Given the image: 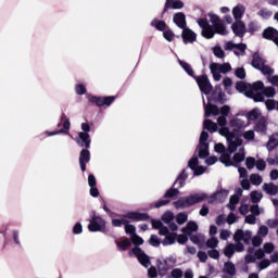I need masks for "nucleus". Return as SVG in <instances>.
I'll use <instances>...</instances> for the list:
<instances>
[{
	"label": "nucleus",
	"mask_w": 278,
	"mask_h": 278,
	"mask_svg": "<svg viewBox=\"0 0 278 278\" xmlns=\"http://www.w3.org/2000/svg\"><path fill=\"white\" fill-rule=\"evenodd\" d=\"M91 142L92 141L90 140V135L88 132L78 134V139H76V143L78 144V147H85V149H90Z\"/></svg>",
	"instance_id": "14"
},
{
	"label": "nucleus",
	"mask_w": 278,
	"mask_h": 278,
	"mask_svg": "<svg viewBox=\"0 0 278 278\" xmlns=\"http://www.w3.org/2000/svg\"><path fill=\"white\" fill-rule=\"evenodd\" d=\"M130 238H131L132 244H135L136 247H140V245L144 244V240L137 233L132 235V237H130Z\"/></svg>",
	"instance_id": "50"
},
{
	"label": "nucleus",
	"mask_w": 278,
	"mask_h": 278,
	"mask_svg": "<svg viewBox=\"0 0 278 278\" xmlns=\"http://www.w3.org/2000/svg\"><path fill=\"white\" fill-rule=\"evenodd\" d=\"M213 52H214V55L216 58H219L220 60H223V58H225V51L220 47H215Z\"/></svg>",
	"instance_id": "62"
},
{
	"label": "nucleus",
	"mask_w": 278,
	"mask_h": 278,
	"mask_svg": "<svg viewBox=\"0 0 278 278\" xmlns=\"http://www.w3.org/2000/svg\"><path fill=\"white\" fill-rule=\"evenodd\" d=\"M252 237H253V233L250 230L243 231L242 241L244 242V244H251Z\"/></svg>",
	"instance_id": "60"
},
{
	"label": "nucleus",
	"mask_w": 278,
	"mask_h": 278,
	"mask_svg": "<svg viewBox=\"0 0 278 278\" xmlns=\"http://www.w3.org/2000/svg\"><path fill=\"white\" fill-rule=\"evenodd\" d=\"M151 27H155L157 31H164L167 29L168 25L162 20L154 18L151 21Z\"/></svg>",
	"instance_id": "26"
},
{
	"label": "nucleus",
	"mask_w": 278,
	"mask_h": 278,
	"mask_svg": "<svg viewBox=\"0 0 278 278\" xmlns=\"http://www.w3.org/2000/svg\"><path fill=\"white\" fill-rule=\"evenodd\" d=\"M182 42L185 45H192V42H197V33H194L192 29L185 27L182 28L181 33Z\"/></svg>",
	"instance_id": "10"
},
{
	"label": "nucleus",
	"mask_w": 278,
	"mask_h": 278,
	"mask_svg": "<svg viewBox=\"0 0 278 278\" xmlns=\"http://www.w3.org/2000/svg\"><path fill=\"white\" fill-rule=\"evenodd\" d=\"M163 38L167 40V42H173V40H175V33L169 28H165L163 31Z\"/></svg>",
	"instance_id": "41"
},
{
	"label": "nucleus",
	"mask_w": 278,
	"mask_h": 278,
	"mask_svg": "<svg viewBox=\"0 0 278 278\" xmlns=\"http://www.w3.org/2000/svg\"><path fill=\"white\" fill-rule=\"evenodd\" d=\"M219 73H223V74L231 73V64L223 63L222 65H219Z\"/></svg>",
	"instance_id": "61"
},
{
	"label": "nucleus",
	"mask_w": 278,
	"mask_h": 278,
	"mask_svg": "<svg viewBox=\"0 0 278 278\" xmlns=\"http://www.w3.org/2000/svg\"><path fill=\"white\" fill-rule=\"evenodd\" d=\"M177 194H179V189L175 188V186L173 185V187L169 188L163 195V199L165 200H159L154 204V207L160 208V207H164V205H168V203H170V200L168 199H174V197H177Z\"/></svg>",
	"instance_id": "7"
},
{
	"label": "nucleus",
	"mask_w": 278,
	"mask_h": 278,
	"mask_svg": "<svg viewBox=\"0 0 278 278\" xmlns=\"http://www.w3.org/2000/svg\"><path fill=\"white\" fill-rule=\"evenodd\" d=\"M198 25L201 27V36L203 38H206V40H212L214 38V26L210 25V22H207V18L203 17L198 20Z\"/></svg>",
	"instance_id": "4"
},
{
	"label": "nucleus",
	"mask_w": 278,
	"mask_h": 278,
	"mask_svg": "<svg viewBox=\"0 0 278 278\" xmlns=\"http://www.w3.org/2000/svg\"><path fill=\"white\" fill-rule=\"evenodd\" d=\"M216 92L217 97L214 98L215 103H220V105H225V103H227V94L223 92V88L220 87V85L215 86V91L213 92V94H216Z\"/></svg>",
	"instance_id": "16"
},
{
	"label": "nucleus",
	"mask_w": 278,
	"mask_h": 278,
	"mask_svg": "<svg viewBox=\"0 0 278 278\" xmlns=\"http://www.w3.org/2000/svg\"><path fill=\"white\" fill-rule=\"evenodd\" d=\"M244 238V230L238 229L233 235L235 242H242V239Z\"/></svg>",
	"instance_id": "57"
},
{
	"label": "nucleus",
	"mask_w": 278,
	"mask_h": 278,
	"mask_svg": "<svg viewBox=\"0 0 278 278\" xmlns=\"http://www.w3.org/2000/svg\"><path fill=\"white\" fill-rule=\"evenodd\" d=\"M116 244L122 251H127V249L131 247V241H129V239H124L123 241H117Z\"/></svg>",
	"instance_id": "44"
},
{
	"label": "nucleus",
	"mask_w": 278,
	"mask_h": 278,
	"mask_svg": "<svg viewBox=\"0 0 278 278\" xmlns=\"http://www.w3.org/2000/svg\"><path fill=\"white\" fill-rule=\"evenodd\" d=\"M149 242L151 247H160V244H162V241L160 240V237H157V235H151Z\"/></svg>",
	"instance_id": "53"
},
{
	"label": "nucleus",
	"mask_w": 278,
	"mask_h": 278,
	"mask_svg": "<svg viewBox=\"0 0 278 278\" xmlns=\"http://www.w3.org/2000/svg\"><path fill=\"white\" fill-rule=\"evenodd\" d=\"M257 170H266V161L260 159L255 162Z\"/></svg>",
	"instance_id": "63"
},
{
	"label": "nucleus",
	"mask_w": 278,
	"mask_h": 278,
	"mask_svg": "<svg viewBox=\"0 0 278 278\" xmlns=\"http://www.w3.org/2000/svg\"><path fill=\"white\" fill-rule=\"evenodd\" d=\"M265 105L268 112H273V110H277V100L268 99L265 101Z\"/></svg>",
	"instance_id": "47"
},
{
	"label": "nucleus",
	"mask_w": 278,
	"mask_h": 278,
	"mask_svg": "<svg viewBox=\"0 0 278 278\" xmlns=\"http://www.w3.org/2000/svg\"><path fill=\"white\" fill-rule=\"evenodd\" d=\"M236 253V244L230 243L228 245H226V248L224 249V255L226 257H233V254Z\"/></svg>",
	"instance_id": "38"
},
{
	"label": "nucleus",
	"mask_w": 278,
	"mask_h": 278,
	"mask_svg": "<svg viewBox=\"0 0 278 278\" xmlns=\"http://www.w3.org/2000/svg\"><path fill=\"white\" fill-rule=\"evenodd\" d=\"M236 90H238V92H244L247 97V92H249V83L238 81L236 84Z\"/></svg>",
	"instance_id": "39"
},
{
	"label": "nucleus",
	"mask_w": 278,
	"mask_h": 278,
	"mask_svg": "<svg viewBox=\"0 0 278 278\" xmlns=\"http://www.w3.org/2000/svg\"><path fill=\"white\" fill-rule=\"evenodd\" d=\"M90 103H93L98 108H110L112 103L116 101V96H106V97H98V96H91L89 99Z\"/></svg>",
	"instance_id": "5"
},
{
	"label": "nucleus",
	"mask_w": 278,
	"mask_h": 278,
	"mask_svg": "<svg viewBox=\"0 0 278 278\" xmlns=\"http://www.w3.org/2000/svg\"><path fill=\"white\" fill-rule=\"evenodd\" d=\"M276 36H278V30L273 27H268L263 31L265 40H275Z\"/></svg>",
	"instance_id": "24"
},
{
	"label": "nucleus",
	"mask_w": 278,
	"mask_h": 278,
	"mask_svg": "<svg viewBox=\"0 0 278 278\" xmlns=\"http://www.w3.org/2000/svg\"><path fill=\"white\" fill-rule=\"evenodd\" d=\"M62 123H63V128L55 131H46V134L48 136H58V134H68V131H71V119L66 117V113L61 114V122L59 123V127L62 126Z\"/></svg>",
	"instance_id": "8"
},
{
	"label": "nucleus",
	"mask_w": 278,
	"mask_h": 278,
	"mask_svg": "<svg viewBox=\"0 0 278 278\" xmlns=\"http://www.w3.org/2000/svg\"><path fill=\"white\" fill-rule=\"evenodd\" d=\"M248 121H257L260 118V111L257 109H253L247 115Z\"/></svg>",
	"instance_id": "45"
},
{
	"label": "nucleus",
	"mask_w": 278,
	"mask_h": 278,
	"mask_svg": "<svg viewBox=\"0 0 278 278\" xmlns=\"http://www.w3.org/2000/svg\"><path fill=\"white\" fill-rule=\"evenodd\" d=\"M193 231H199V225L195 222H189L186 228H182V233L190 236Z\"/></svg>",
	"instance_id": "33"
},
{
	"label": "nucleus",
	"mask_w": 278,
	"mask_h": 278,
	"mask_svg": "<svg viewBox=\"0 0 278 278\" xmlns=\"http://www.w3.org/2000/svg\"><path fill=\"white\" fill-rule=\"evenodd\" d=\"M266 61L260 55V52H255L252 56V66L253 68H260V66H264Z\"/></svg>",
	"instance_id": "19"
},
{
	"label": "nucleus",
	"mask_w": 278,
	"mask_h": 278,
	"mask_svg": "<svg viewBox=\"0 0 278 278\" xmlns=\"http://www.w3.org/2000/svg\"><path fill=\"white\" fill-rule=\"evenodd\" d=\"M198 155L200 160H205L210 157V144H199Z\"/></svg>",
	"instance_id": "25"
},
{
	"label": "nucleus",
	"mask_w": 278,
	"mask_h": 278,
	"mask_svg": "<svg viewBox=\"0 0 278 278\" xmlns=\"http://www.w3.org/2000/svg\"><path fill=\"white\" fill-rule=\"evenodd\" d=\"M75 91H76V94L83 96V94H86L87 89L84 84H77L75 86Z\"/></svg>",
	"instance_id": "58"
},
{
	"label": "nucleus",
	"mask_w": 278,
	"mask_h": 278,
	"mask_svg": "<svg viewBox=\"0 0 278 278\" xmlns=\"http://www.w3.org/2000/svg\"><path fill=\"white\" fill-rule=\"evenodd\" d=\"M244 148H241L239 152L235 153L232 156V162H235V164L232 166H238V164L244 162Z\"/></svg>",
	"instance_id": "27"
},
{
	"label": "nucleus",
	"mask_w": 278,
	"mask_h": 278,
	"mask_svg": "<svg viewBox=\"0 0 278 278\" xmlns=\"http://www.w3.org/2000/svg\"><path fill=\"white\" fill-rule=\"evenodd\" d=\"M228 194H229L228 190L217 191L213 195H211L208 203H214V201H219V203H223L225 199H227Z\"/></svg>",
	"instance_id": "17"
},
{
	"label": "nucleus",
	"mask_w": 278,
	"mask_h": 278,
	"mask_svg": "<svg viewBox=\"0 0 278 278\" xmlns=\"http://www.w3.org/2000/svg\"><path fill=\"white\" fill-rule=\"evenodd\" d=\"M214 35L218 34L219 36H227L229 31H227V27L225 26L224 22H219L213 26Z\"/></svg>",
	"instance_id": "20"
},
{
	"label": "nucleus",
	"mask_w": 278,
	"mask_h": 278,
	"mask_svg": "<svg viewBox=\"0 0 278 278\" xmlns=\"http://www.w3.org/2000/svg\"><path fill=\"white\" fill-rule=\"evenodd\" d=\"M219 162L225 164V166H233V162H231V153L223 152L219 156Z\"/></svg>",
	"instance_id": "35"
},
{
	"label": "nucleus",
	"mask_w": 278,
	"mask_h": 278,
	"mask_svg": "<svg viewBox=\"0 0 278 278\" xmlns=\"http://www.w3.org/2000/svg\"><path fill=\"white\" fill-rule=\"evenodd\" d=\"M206 247L208 249H216L218 247V239L216 237H213L206 241Z\"/></svg>",
	"instance_id": "55"
},
{
	"label": "nucleus",
	"mask_w": 278,
	"mask_h": 278,
	"mask_svg": "<svg viewBox=\"0 0 278 278\" xmlns=\"http://www.w3.org/2000/svg\"><path fill=\"white\" fill-rule=\"evenodd\" d=\"M250 181L253 186H261L264 179L260 176V174H251Z\"/></svg>",
	"instance_id": "42"
},
{
	"label": "nucleus",
	"mask_w": 278,
	"mask_h": 278,
	"mask_svg": "<svg viewBox=\"0 0 278 278\" xmlns=\"http://www.w3.org/2000/svg\"><path fill=\"white\" fill-rule=\"evenodd\" d=\"M252 203H260L262 201V193L257 191H252L250 193Z\"/></svg>",
	"instance_id": "48"
},
{
	"label": "nucleus",
	"mask_w": 278,
	"mask_h": 278,
	"mask_svg": "<svg viewBox=\"0 0 278 278\" xmlns=\"http://www.w3.org/2000/svg\"><path fill=\"white\" fill-rule=\"evenodd\" d=\"M231 29L235 36H238V38H244V35L247 34V24L239 20L231 25Z\"/></svg>",
	"instance_id": "12"
},
{
	"label": "nucleus",
	"mask_w": 278,
	"mask_h": 278,
	"mask_svg": "<svg viewBox=\"0 0 278 278\" xmlns=\"http://www.w3.org/2000/svg\"><path fill=\"white\" fill-rule=\"evenodd\" d=\"M173 21L175 25L179 27V29H185L186 27H188V23L186 22V14L184 12H178L174 14Z\"/></svg>",
	"instance_id": "15"
},
{
	"label": "nucleus",
	"mask_w": 278,
	"mask_h": 278,
	"mask_svg": "<svg viewBox=\"0 0 278 278\" xmlns=\"http://www.w3.org/2000/svg\"><path fill=\"white\" fill-rule=\"evenodd\" d=\"M268 151H275L278 147V134H273L266 144Z\"/></svg>",
	"instance_id": "23"
},
{
	"label": "nucleus",
	"mask_w": 278,
	"mask_h": 278,
	"mask_svg": "<svg viewBox=\"0 0 278 278\" xmlns=\"http://www.w3.org/2000/svg\"><path fill=\"white\" fill-rule=\"evenodd\" d=\"M203 129H206L210 134H214L215 131H218V125L212 119H204Z\"/></svg>",
	"instance_id": "22"
},
{
	"label": "nucleus",
	"mask_w": 278,
	"mask_h": 278,
	"mask_svg": "<svg viewBox=\"0 0 278 278\" xmlns=\"http://www.w3.org/2000/svg\"><path fill=\"white\" fill-rule=\"evenodd\" d=\"M263 188L265 192H267V194H270V197H275L276 194H278V187L273 182L264 184Z\"/></svg>",
	"instance_id": "32"
},
{
	"label": "nucleus",
	"mask_w": 278,
	"mask_h": 278,
	"mask_svg": "<svg viewBox=\"0 0 278 278\" xmlns=\"http://www.w3.org/2000/svg\"><path fill=\"white\" fill-rule=\"evenodd\" d=\"M238 203H240V198L238 195H231L229 200V208L231 212L236 210V205H238Z\"/></svg>",
	"instance_id": "46"
},
{
	"label": "nucleus",
	"mask_w": 278,
	"mask_h": 278,
	"mask_svg": "<svg viewBox=\"0 0 278 278\" xmlns=\"http://www.w3.org/2000/svg\"><path fill=\"white\" fill-rule=\"evenodd\" d=\"M88 230L91 232L101 231L102 233H105V219L93 214L89 220Z\"/></svg>",
	"instance_id": "3"
},
{
	"label": "nucleus",
	"mask_w": 278,
	"mask_h": 278,
	"mask_svg": "<svg viewBox=\"0 0 278 278\" xmlns=\"http://www.w3.org/2000/svg\"><path fill=\"white\" fill-rule=\"evenodd\" d=\"M131 252L134 253V255H136L141 266H144V268H149V264H151V260L149 258V255H147L144 251H142V249L136 247L131 250Z\"/></svg>",
	"instance_id": "9"
},
{
	"label": "nucleus",
	"mask_w": 278,
	"mask_h": 278,
	"mask_svg": "<svg viewBox=\"0 0 278 278\" xmlns=\"http://www.w3.org/2000/svg\"><path fill=\"white\" fill-rule=\"evenodd\" d=\"M173 278H181L184 277V271L180 268H175L170 273Z\"/></svg>",
	"instance_id": "64"
},
{
	"label": "nucleus",
	"mask_w": 278,
	"mask_h": 278,
	"mask_svg": "<svg viewBox=\"0 0 278 278\" xmlns=\"http://www.w3.org/2000/svg\"><path fill=\"white\" fill-rule=\"evenodd\" d=\"M193 79H195L203 94H211L212 90H214V87L212 86V83H210L207 75L195 76Z\"/></svg>",
	"instance_id": "6"
},
{
	"label": "nucleus",
	"mask_w": 278,
	"mask_h": 278,
	"mask_svg": "<svg viewBox=\"0 0 278 278\" xmlns=\"http://www.w3.org/2000/svg\"><path fill=\"white\" fill-rule=\"evenodd\" d=\"M175 240H177V233L172 232L166 235L164 240L162 241L163 247H168L170 244H175Z\"/></svg>",
	"instance_id": "36"
},
{
	"label": "nucleus",
	"mask_w": 278,
	"mask_h": 278,
	"mask_svg": "<svg viewBox=\"0 0 278 278\" xmlns=\"http://www.w3.org/2000/svg\"><path fill=\"white\" fill-rule=\"evenodd\" d=\"M208 138H210V134H207V131L203 130L200 135L199 144H210V143H207Z\"/></svg>",
	"instance_id": "59"
},
{
	"label": "nucleus",
	"mask_w": 278,
	"mask_h": 278,
	"mask_svg": "<svg viewBox=\"0 0 278 278\" xmlns=\"http://www.w3.org/2000/svg\"><path fill=\"white\" fill-rule=\"evenodd\" d=\"M88 149L89 148L83 149L79 154L78 162L81 173H86V164L90 163V151Z\"/></svg>",
	"instance_id": "11"
},
{
	"label": "nucleus",
	"mask_w": 278,
	"mask_h": 278,
	"mask_svg": "<svg viewBox=\"0 0 278 278\" xmlns=\"http://www.w3.org/2000/svg\"><path fill=\"white\" fill-rule=\"evenodd\" d=\"M207 201V193H194L188 197H182L173 203L176 210H184L186 207H192L197 203H203Z\"/></svg>",
	"instance_id": "2"
},
{
	"label": "nucleus",
	"mask_w": 278,
	"mask_h": 278,
	"mask_svg": "<svg viewBox=\"0 0 278 278\" xmlns=\"http://www.w3.org/2000/svg\"><path fill=\"white\" fill-rule=\"evenodd\" d=\"M125 232L131 238L136 235V226L130 225L129 223L125 224Z\"/></svg>",
	"instance_id": "51"
},
{
	"label": "nucleus",
	"mask_w": 278,
	"mask_h": 278,
	"mask_svg": "<svg viewBox=\"0 0 278 278\" xmlns=\"http://www.w3.org/2000/svg\"><path fill=\"white\" fill-rule=\"evenodd\" d=\"M235 75H236V77H238V79H245L247 78V71L244 70V67H238L235 71Z\"/></svg>",
	"instance_id": "49"
},
{
	"label": "nucleus",
	"mask_w": 278,
	"mask_h": 278,
	"mask_svg": "<svg viewBox=\"0 0 278 278\" xmlns=\"http://www.w3.org/2000/svg\"><path fill=\"white\" fill-rule=\"evenodd\" d=\"M254 131L256 134H261L262 136H266V131H268V121L266 117H261L254 125Z\"/></svg>",
	"instance_id": "13"
},
{
	"label": "nucleus",
	"mask_w": 278,
	"mask_h": 278,
	"mask_svg": "<svg viewBox=\"0 0 278 278\" xmlns=\"http://www.w3.org/2000/svg\"><path fill=\"white\" fill-rule=\"evenodd\" d=\"M188 222V214L186 213H179L176 216V223H178V225H184V223Z\"/></svg>",
	"instance_id": "52"
},
{
	"label": "nucleus",
	"mask_w": 278,
	"mask_h": 278,
	"mask_svg": "<svg viewBox=\"0 0 278 278\" xmlns=\"http://www.w3.org/2000/svg\"><path fill=\"white\" fill-rule=\"evenodd\" d=\"M186 179H188V173L186 172V169H182V172L178 175L176 181L174 182V186H176L178 181L179 188H184L186 186Z\"/></svg>",
	"instance_id": "34"
},
{
	"label": "nucleus",
	"mask_w": 278,
	"mask_h": 278,
	"mask_svg": "<svg viewBox=\"0 0 278 278\" xmlns=\"http://www.w3.org/2000/svg\"><path fill=\"white\" fill-rule=\"evenodd\" d=\"M277 94V91L275 90V87H264L263 88V96L271 99Z\"/></svg>",
	"instance_id": "40"
},
{
	"label": "nucleus",
	"mask_w": 278,
	"mask_h": 278,
	"mask_svg": "<svg viewBox=\"0 0 278 278\" xmlns=\"http://www.w3.org/2000/svg\"><path fill=\"white\" fill-rule=\"evenodd\" d=\"M244 12H247V9L242 4H238L232 9V16L235 21H240L242 16H244Z\"/></svg>",
	"instance_id": "18"
},
{
	"label": "nucleus",
	"mask_w": 278,
	"mask_h": 278,
	"mask_svg": "<svg viewBox=\"0 0 278 278\" xmlns=\"http://www.w3.org/2000/svg\"><path fill=\"white\" fill-rule=\"evenodd\" d=\"M256 71H261L263 75H269V76L273 75V73H275V70L270 68V66L266 65V63L261 65L260 68H256Z\"/></svg>",
	"instance_id": "43"
},
{
	"label": "nucleus",
	"mask_w": 278,
	"mask_h": 278,
	"mask_svg": "<svg viewBox=\"0 0 278 278\" xmlns=\"http://www.w3.org/2000/svg\"><path fill=\"white\" fill-rule=\"evenodd\" d=\"M199 166V157L193 156L188 162V167L194 170Z\"/></svg>",
	"instance_id": "54"
},
{
	"label": "nucleus",
	"mask_w": 278,
	"mask_h": 278,
	"mask_svg": "<svg viewBox=\"0 0 278 278\" xmlns=\"http://www.w3.org/2000/svg\"><path fill=\"white\" fill-rule=\"evenodd\" d=\"M248 99H253L255 103H264V92H251L247 94Z\"/></svg>",
	"instance_id": "29"
},
{
	"label": "nucleus",
	"mask_w": 278,
	"mask_h": 278,
	"mask_svg": "<svg viewBox=\"0 0 278 278\" xmlns=\"http://www.w3.org/2000/svg\"><path fill=\"white\" fill-rule=\"evenodd\" d=\"M121 216L122 219H112L113 227H123V225L125 226L129 223L128 220H132V223H144L151 219V216H149L148 213H140L138 211L128 212Z\"/></svg>",
	"instance_id": "1"
},
{
	"label": "nucleus",
	"mask_w": 278,
	"mask_h": 278,
	"mask_svg": "<svg viewBox=\"0 0 278 278\" xmlns=\"http://www.w3.org/2000/svg\"><path fill=\"white\" fill-rule=\"evenodd\" d=\"M260 90H264V83L257 80L253 84H249V91L247 92V94H249V92H260Z\"/></svg>",
	"instance_id": "28"
},
{
	"label": "nucleus",
	"mask_w": 278,
	"mask_h": 278,
	"mask_svg": "<svg viewBox=\"0 0 278 278\" xmlns=\"http://www.w3.org/2000/svg\"><path fill=\"white\" fill-rule=\"evenodd\" d=\"M179 64L181 66V68H184L185 72H187V74H189L190 77L195 78L197 75H194V70H192V66H190V64L186 63V61H181L179 60Z\"/></svg>",
	"instance_id": "37"
},
{
	"label": "nucleus",
	"mask_w": 278,
	"mask_h": 278,
	"mask_svg": "<svg viewBox=\"0 0 278 278\" xmlns=\"http://www.w3.org/2000/svg\"><path fill=\"white\" fill-rule=\"evenodd\" d=\"M224 273H226V275H230V277L236 276V265L232 262H226L224 264Z\"/></svg>",
	"instance_id": "31"
},
{
	"label": "nucleus",
	"mask_w": 278,
	"mask_h": 278,
	"mask_svg": "<svg viewBox=\"0 0 278 278\" xmlns=\"http://www.w3.org/2000/svg\"><path fill=\"white\" fill-rule=\"evenodd\" d=\"M157 269H159V275H161V277H166V275H168V270H170V267H168V262L164 261L163 263L160 262L157 264Z\"/></svg>",
	"instance_id": "30"
},
{
	"label": "nucleus",
	"mask_w": 278,
	"mask_h": 278,
	"mask_svg": "<svg viewBox=\"0 0 278 278\" xmlns=\"http://www.w3.org/2000/svg\"><path fill=\"white\" fill-rule=\"evenodd\" d=\"M255 157L253 156H249L245 159V166L249 170H251L252 168H255Z\"/></svg>",
	"instance_id": "56"
},
{
	"label": "nucleus",
	"mask_w": 278,
	"mask_h": 278,
	"mask_svg": "<svg viewBox=\"0 0 278 278\" xmlns=\"http://www.w3.org/2000/svg\"><path fill=\"white\" fill-rule=\"evenodd\" d=\"M204 114L206 117L212 116H218L220 114V110H218V106L216 104L208 103V105L205 108Z\"/></svg>",
	"instance_id": "21"
}]
</instances>
